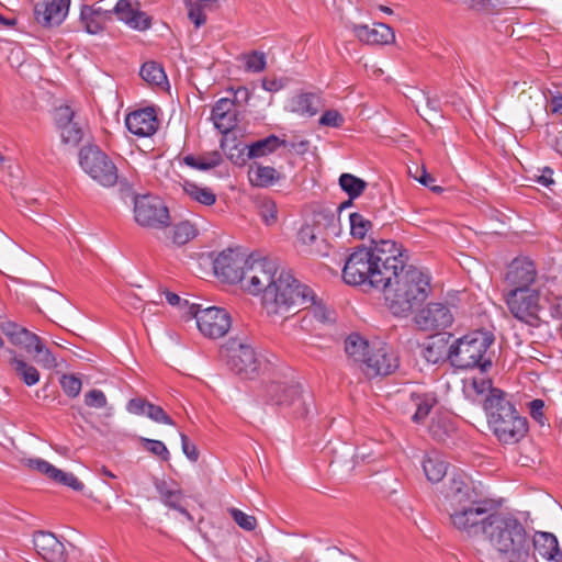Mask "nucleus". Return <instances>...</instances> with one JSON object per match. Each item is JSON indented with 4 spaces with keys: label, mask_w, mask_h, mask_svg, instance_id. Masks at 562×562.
I'll list each match as a JSON object with an SVG mask.
<instances>
[{
    "label": "nucleus",
    "mask_w": 562,
    "mask_h": 562,
    "mask_svg": "<svg viewBox=\"0 0 562 562\" xmlns=\"http://www.w3.org/2000/svg\"><path fill=\"white\" fill-rule=\"evenodd\" d=\"M276 273L274 261L267 258L254 260L248 262L238 283L252 295L263 294L262 304L269 316L286 319L293 305L306 302L308 291L291 272L281 271L278 277Z\"/></svg>",
    "instance_id": "f257e3e1"
},
{
    "label": "nucleus",
    "mask_w": 562,
    "mask_h": 562,
    "mask_svg": "<svg viewBox=\"0 0 562 562\" xmlns=\"http://www.w3.org/2000/svg\"><path fill=\"white\" fill-rule=\"evenodd\" d=\"M483 533L487 544L477 549L482 562H537L531 541L520 521L494 513Z\"/></svg>",
    "instance_id": "f03ea898"
},
{
    "label": "nucleus",
    "mask_w": 562,
    "mask_h": 562,
    "mask_svg": "<svg viewBox=\"0 0 562 562\" xmlns=\"http://www.w3.org/2000/svg\"><path fill=\"white\" fill-rule=\"evenodd\" d=\"M430 291L429 276L406 265L384 296L395 316L406 317L428 297Z\"/></svg>",
    "instance_id": "7ed1b4c3"
},
{
    "label": "nucleus",
    "mask_w": 562,
    "mask_h": 562,
    "mask_svg": "<svg viewBox=\"0 0 562 562\" xmlns=\"http://www.w3.org/2000/svg\"><path fill=\"white\" fill-rule=\"evenodd\" d=\"M494 341L495 337L488 330L472 331L457 339L448 348L447 358L457 369H479L481 372H486L493 364V352L490 349Z\"/></svg>",
    "instance_id": "20e7f679"
},
{
    "label": "nucleus",
    "mask_w": 562,
    "mask_h": 562,
    "mask_svg": "<svg viewBox=\"0 0 562 562\" xmlns=\"http://www.w3.org/2000/svg\"><path fill=\"white\" fill-rule=\"evenodd\" d=\"M488 425L494 435L504 443H516L527 432V419L521 417L504 391H494L483 401Z\"/></svg>",
    "instance_id": "39448f33"
},
{
    "label": "nucleus",
    "mask_w": 562,
    "mask_h": 562,
    "mask_svg": "<svg viewBox=\"0 0 562 562\" xmlns=\"http://www.w3.org/2000/svg\"><path fill=\"white\" fill-rule=\"evenodd\" d=\"M372 271L371 286L387 293L393 282L406 266V257L398 246L391 239H372Z\"/></svg>",
    "instance_id": "423d86ee"
},
{
    "label": "nucleus",
    "mask_w": 562,
    "mask_h": 562,
    "mask_svg": "<svg viewBox=\"0 0 562 562\" xmlns=\"http://www.w3.org/2000/svg\"><path fill=\"white\" fill-rule=\"evenodd\" d=\"M268 401L286 409L295 418L305 419L314 412V400L311 392L303 390L299 383L272 382L267 386Z\"/></svg>",
    "instance_id": "0eeeda50"
},
{
    "label": "nucleus",
    "mask_w": 562,
    "mask_h": 562,
    "mask_svg": "<svg viewBox=\"0 0 562 562\" xmlns=\"http://www.w3.org/2000/svg\"><path fill=\"white\" fill-rule=\"evenodd\" d=\"M0 329L12 345L29 353H35L34 360L43 368L54 369L57 367L56 358L36 334L10 321L0 323Z\"/></svg>",
    "instance_id": "6e6552de"
},
{
    "label": "nucleus",
    "mask_w": 562,
    "mask_h": 562,
    "mask_svg": "<svg viewBox=\"0 0 562 562\" xmlns=\"http://www.w3.org/2000/svg\"><path fill=\"white\" fill-rule=\"evenodd\" d=\"M220 352L229 369L239 376L254 379L259 373L262 361L249 344L232 338Z\"/></svg>",
    "instance_id": "1a4fd4ad"
},
{
    "label": "nucleus",
    "mask_w": 562,
    "mask_h": 562,
    "mask_svg": "<svg viewBox=\"0 0 562 562\" xmlns=\"http://www.w3.org/2000/svg\"><path fill=\"white\" fill-rule=\"evenodd\" d=\"M79 165L102 187L110 188L117 182L119 173L115 164L95 145L83 146L80 149Z\"/></svg>",
    "instance_id": "9d476101"
},
{
    "label": "nucleus",
    "mask_w": 562,
    "mask_h": 562,
    "mask_svg": "<svg viewBox=\"0 0 562 562\" xmlns=\"http://www.w3.org/2000/svg\"><path fill=\"white\" fill-rule=\"evenodd\" d=\"M506 304L515 318L530 327H539L540 292L536 289H510L506 294Z\"/></svg>",
    "instance_id": "9b49d317"
},
{
    "label": "nucleus",
    "mask_w": 562,
    "mask_h": 562,
    "mask_svg": "<svg viewBox=\"0 0 562 562\" xmlns=\"http://www.w3.org/2000/svg\"><path fill=\"white\" fill-rule=\"evenodd\" d=\"M491 515L488 514L486 502L482 499L449 512L451 525L469 537L483 535L487 521H491Z\"/></svg>",
    "instance_id": "f8f14e48"
},
{
    "label": "nucleus",
    "mask_w": 562,
    "mask_h": 562,
    "mask_svg": "<svg viewBox=\"0 0 562 562\" xmlns=\"http://www.w3.org/2000/svg\"><path fill=\"white\" fill-rule=\"evenodd\" d=\"M188 314L196 319V325L200 331L210 338L223 337L231 328L232 321L229 313L221 307L211 306L201 308L199 304H189Z\"/></svg>",
    "instance_id": "ddd939ff"
},
{
    "label": "nucleus",
    "mask_w": 562,
    "mask_h": 562,
    "mask_svg": "<svg viewBox=\"0 0 562 562\" xmlns=\"http://www.w3.org/2000/svg\"><path fill=\"white\" fill-rule=\"evenodd\" d=\"M135 221L149 228H165L170 224L168 207L164 201L155 195L145 194L135 198Z\"/></svg>",
    "instance_id": "4468645a"
},
{
    "label": "nucleus",
    "mask_w": 562,
    "mask_h": 562,
    "mask_svg": "<svg viewBox=\"0 0 562 562\" xmlns=\"http://www.w3.org/2000/svg\"><path fill=\"white\" fill-rule=\"evenodd\" d=\"M371 255L372 241L369 247H358L349 255L342 269V279L347 284H369L371 286V274L373 273Z\"/></svg>",
    "instance_id": "2eb2a0df"
},
{
    "label": "nucleus",
    "mask_w": 562,
    "mask_h": 562,
    "mask_svg": "<svg viewBox=\"0 0 562 562\" xmlns=\"http://www.w3.org/2000/svg\"><path fill=\"white\" fill-rule=\"evenodd\" d=\"M454 315L448 303L430 302L414 316V322L420 330H440L452 325Z\"/></svg>",
    "instance_id": "dca6fc26"
},
{
    "label": "nucleus",
    "mask_w": 562,
    "mask_h": 562,
    "mask_svg": "<svg viewBox=\"0 0 562 562\" xmlns=\"http://www.w3.org/2000/svg\"><path fill=\"white\" fill-rule=\"evenodd\" d=\"M398 368V357L392 347L381 344L378 347H372L363 367L362 371L369 376L389 375Z\"/></svg>",
    "instance_id": "f3484780"
},
{
    "label": "nucleus",
    "mask_w": 562,
    "mask_h": 562,
    "mask_svg": "<svg viewBox=\"0 0 562 562\" xmlns=\"http://www.w3.org/2000/svg\"><path fill=\"white\" fill-rule=\"evenodd\" d=\"M514 88L520 90L518 100L528 112V117L520 123V126L528 130L533 125V115L546 112L548 98L540 87L528 85L526 81L515 82Z\"/></svg>",
    "instance_id": "a211bd4d"
},
{
    "label": "nucleus",
    "mask_w": 562,
    "mask_h": 562,
    "mask_svg": "<svg viewBox=\"0 0 562 562\" xmlns=\"http://www.w3.org/2000/svg\"><path fill=\"white\" fill-rule=\"evenodd\" d=\"M248 260L233 249L223 250L213 261L215 274L228 283H238L243 279Z\"/></svg>",
    "instance_id": "6ab92c4d"
},
{
    "label": "nucleus",
    "mask_w": 562,
    "mask_h": 562,
    "mask_svg": "<svg viewBox=\"0 0 562 562\" xmlns=\"http://www.w3.org/2000/svg\"><path fill=\"white\" fill-rule=\"evenodd\" d=\"M443 498L448 513L479 499L471 482L461 475L452 476L449 480L443 490Z\"/></svg>",
    "instance_id": "aec40b11"
},
{
    "label": "nucleus",
    "mask_w": 562,
    "mask_h": 562,
    "mask_svg": "<svg viewBox=\"0 0 562 562\" xmlns=\"http://www.w3.org/2000/svg\"><path fill=\"white\" fill-rule=\"evenodd\" d=\"M70 0H44L34 5V19L44 27L58 26L65 20Z\"/></svg>",
    "instance_id": "412c9836"
},
{
    "label": "nucleus",
    "mask_w": 562,
    "mask_h": 562,
    "mask_svg": "<svg viewBox=\"0 0 562 562\" xmlns=\"http://www.w3.org/2000/svg\"><path fill=\"white\" fill-rule=\"evenodd\" d=\"M36 552L47 562H66L65 546L50 531L37 530L33 536Z\"/></svg>",
    "instance_id": "4be33fe9"
},
{
    "label": "nucleus",
    "mask_w": 562,
    "mask_h": 562,
    "mask_svg": "<svg viewBox=\"0 0 562 562\" xmlns=\"http://www.w3.org/2000/svg\"><path fill=\"white\" fill-rule=\"evenodd\" d=\"M537 270L535 263L528 258H516L508 266L505 280L512 289H531Z\"/></svg>",
    "instance_id": "5701e85b"
},
{
    "label": "nucleus",
    "mask_w": 562,
    "mask_h": 562,
    "mask_svg": "<svg viewBox=\"0 0 562 562\" xmlns=\"http://www.w3.org/2000/svg\"><path fill=\"white\" fill-rule=\"evenodd\" d=\"M302 288H305L307 293V300L304 303H300L299 305H293L292 311L294 310H307V313L301 321V328L306 330L307 326L311 322V318L316 319L321 324L331 323L335 321V313L333 311H329L322 302H318L316 300V295L314 294L313 290L301 283Z\"/></svg>",
    "instance_id": "b1692460"
},
{
    "label": "nucleus",
    "mask_w": 562,
    "mask_h": 562,
    "mask_svg": "<svg viewBox=\"0 0 562 562\" xmlns=\"http://www.w3.org/2000/svg\"><path fill=\"white\" fill-rule=\"evenodd\" d=\"M127 130L137 136L145 137L156 133L158 120L154 108H145L130 113L125 119Z\"/></svg>",
    "instance_id": "393cba45"
},
{
    "label": "nucleus",
    "mask_w": 562,
    "mask_h": 562,
    "mask_svg": "<svg viewBox=\"0 0 562 562\" xmlns=\"http://www.w3.org/2000/svg\"><path fill=\"white\" fill-rule=\"evenodd\" d=\"M138 0H119L113 13L135 30L145 31L150 27V18L137 10Z\"/></svg>",
    "instance_id": "a878e982"
},
{
    "label": "nucleus",
    "mask_w": 562,
    "mask_h": 562,
    "mask_svg": "<svg viewBox=\"0 0 562 562\" xmlns=\"http://www.w3.org/2000/svg\"><path fill=\"white\" fill-rule=\"evenodd\" d=\"M352 31L359 41L366 44H390L395 40L393 29L384 23H374L372 27L364 24L353 25Z\"/></svg>",
    "instance_id": "bb28decb"
},
{
    "label": "nucleus",
    "mask_w": 562,
    "mask_h": 562,
    "mask_svg": "<svg viewBox=\"0 0 562 562\" xmlns=\"http://www.w3.org/2000/svg\"><path fill=\"white\" fill-rule=\"evenodd\" d=\"M234 100L220 99L212 109V120L215 127L223 134H227L237 125V113Z\"/></svg>",
    "instance_id": "cd10ccee"
},
{
    "label": "nucleus",
    "mask_w": 562,
    "mask_h": 562,
    "mask_svg": "<svg viewBox=\"0 0 562 562\" xmlns=\"http://www.w3.org/2000/svg\"><path fill=\"white\" fill-rule=\"evenodd\" d=\"M9 355L8 364L11 371L27 386H33L40 381L38 370L30 364L22 356L18 355L15 350L8 348Z\"/></svg>",
    "instance_id": "c85d7f7f"
},
{
    "label": "nucleus",
    "mask_w": 562,
    "mask_h": 562,
    "mask_svg": "<svg viewBox=\"0 0 562 562\" xmlns=\"http://www.w3.org/2000/svg\"><path fill=\"white\" fill-rule=\"evenodd\" d=\"M299 243L305 246L311 255L327 256L329 244L325 238L318 236V227L313 225H303L297 233Z\"/></svg>",
    "instance_id": "c756f323"
},
{
    "label": "nucleus",
    "mask_w": 562,
    "mask_h": 562,
    "mask_svg": "<svg viewBox=\"0 0 562 562\" xmlns=\"http://www.w3.org/2000/svg\"><path fill=\"white\" fill-rule=\"evenodd\" d=\"M127 411L135 415H146L156 423L173 425L172 419L162 407L149 403L142 397L132 398L127 404Z\"/></svg>",
    "instance_id": "7c9ffc66"
},
{
    "label": "nucleus",
    "mask_w": 562,
    "mask_h": 562,
    "mask_svg": "<svg viewBox=\"0 0 562 562\" xmlns=\"http://www.w3.org/2000/svg\"><path fill=\"white\" fill-rule=\"evenodd\" d=\"M248 179L251 186L269 188L282 179V175L270 166L254 162L248 169Z\"/></svg>",
    "instance_id": "2f4dec72"
},
{
    "label": "nucleus",
    "mask_w": 562,
    "mask_h": 562,
    "mask_svg": "<svg viewBox=\"0 0 562 562\" xmlns=\"http://www.w3.org/2000/svg\"><path fill=\"white\" fill-rule=\"evenodd\" d=\"M531 547H533L535 552L549 561H559L562 558L558 539L552 533L537 532Z\"/></svg>",
    "instance_id": "473e14b6"
},
{
    "label": "nucleus",
    "mask_w": 562,
    "mask_h": 562,
    "mask_svg": "<svg viewBox=\"0 0 562 562\" xmlns=\"http://www.w3.org/2000/svg\"><path fill=\"white\" fill-rule=\"evenodd\" d=\"M371 348L359 334H351L345 340V351L351 360L363 367Z\"/></svg>",
    "instance_id": "72a5a7b5"
},
{
    "label": "nucleus",
    "mask_w": 562,
    "mask_h": 562,
    "mask_svg": "<svg viewBox=\"0 0 562 562\" xmlns=\"http://www.w3.org/2000/svg\"><path fill=\"white\" fill-rule=\"evenodd\" d=\"M183 162L194 169L207 171L223 162V156L218 150L207 151L198 156L187 155Z\"/></svg>",
    "instance_id": "f704fd0d"
},
{
    "label": "nucleus",
    "mask_w": 562,
    "mask_h": 562,
    "mask_svg": "<svg viewBox=\"0 0 562 562\" xmlns=\"http://www.w3.org/2000/svg\"><path fill=\"white\" fill-rule=\"evenodd\" d=\"M494 391H502L501 389L493 387L492 381L484 378H473L463 383V393L471 401H476L477 396L485 395V398H490Z\"/></svg>",
    "instance_id": "c9c22d12"
},
{
    "label": "nucleus",
    "mask_w": 562,
    "mask_h": 562,
    "mask_svg": "<svg viewBox=\"0 0 562 562\" xmlns=\"http://www.w3.org/2000/svg\"><path fill=\"white\" fill-rule=\"evenodd\" d=\"M286 140L280 139L276 135H269L266 138L256 140L248 145V156L252 159L265 157L273 151H276L279 147L285 146Z\"/></svg>",
    "instance_id": "e433bc0d"
},
{
    "label": "nucleus",
    "mask_w": 562,
    "mask_h": 562,
    "mask_svg": "<svg viewBox=\"0 0 562 562\" xmlns=\"http://www.w3.org/2000/svg\"><path fill=\"white\" fill-rule=\"evenodd\" d=\"M319 98L313 93H302L291 101V111L300 115L313 116L318 112Z\"/></svg>",
    "instance_id": "4c0bfd02"
},
{
    "label": "nucleus",
    "mask_w": 562,
    "mask_h": 562,
    "mask_svg": "<svg viewBox=\"0 0 562 562\" xmlns=\"http://www.w3.org/2000/svg\"><path fill=\"white\" fill-rule=\"evenodd\" d=\"M422 464L427 480L431 483L440 482L447 474L448 465L437 454L426 456Z\"/></svg>",
    "instance_id": "58836bf2"
},
{
    "label": "nucleus",
    "mask_w": 562,
    "mask_h": 562,
    "mask_svg": "<svg viewBox=\"0 0 562 562\" xmlns=\"http://www.w3.org/2000/svg\"><path fill=\"white\" fill-rule=\"evenodd\" d=\"M413 402L416 405V412L412 419L415 423H422L429 415L432 407L437 404V397L434 394H413Z\"/></svg>",
    "instance_id": "ea45409f"
},
{
    "label": "nucleus",
    "mask_w": 562,
    "mask_h": 562,
    "mask_svg": "<svg viewBox=\"0 0 562 562\" xmlns=\"http://www.w3.org/2000/svg\"><path fill=\"white\" fill-rule=\"evenodd\" d=\"M154 486L159 494L160 501L168 507L179 508L182 493L180 490H172L165 480L155 479Z\"/></svg>",
    "instance_id": "a19ab883"
},
{
    "label": "nucleus",
    "mask_w": 562,
    "mask_h": 562,
    "mask_svg": "<svg viewBox=\"0 0 562 562\" xmlns=\"http://www.w3.org/2000/svg\"><path fill=\"white\" fill-rule=\"evenodd\" d=\"M184 192L194 201L203 205H213L216 201L215 193L209 188H202L192 181L184 180L183 184Z\"/></svg>",
    "instance_id": "79ce46f5"
},
{
    "label": "nucleus",
    "mask_w": 562,
    "mask_h": 562,
    "mask_svg": "<svg viewBox=\"0 0 562 562\" xmlns=\"http://www.w3.org/2000/svg\"><path fill=\"white\" fill-rule=\"evenodd\" d=\"M448 350L442 338L431 340L423 346L422 357L431 364H437L445 359Z\"/></svg>",
    "instance_id": "37998d69"
},
{
    "label": "nucleus",
    "mask_w": 562,
    "mask_h": 562,
    "mask_svg": "<svg viewBox=\"0 0 562 562\" xmlns=\"http://www.w3.org/2000/svg\"><path fill=\"white\" fill-rule=\"evenodd\" d=\"M139 75L146 82L153 86H161L167 82L164 68L156 61L144 63Z\"/></svg>",
    "instance_id": "c03bdc74"
},
{
    "label": "nucleus",
    "mask_w": 562,
    "mask_h": 562,
    "mask_svg": "<svg viewBox=\"0 0 562 562\" xmlns=\"http://www.w3.org/2000/svg\"><path fill=\"white\" fill-rule=\"evenodd\" d=\"M339 186L350 199H356L366 190L367 182L351 173H342L339 177Z\"/></svg>",
    "instance_id": "a18cd8bd"
},
{
    "label": "nucleus",
    "mask_w": 562,
    "mask_h": 562,
    "mask_svg": "<svg viewBox=\"0 0 562 562\" xmlns=\"http://www.w3.org/2000/svg\"><path fill=\"white\" fill-rule=\"evenodd\" d=\"M196 234V231L189 222H181L172 228V243L182 246L190 241Z\"/></svg>",
    "instance_id": "49530a36"
},
{
    "label": "nucleus",
    "mask_w": 562,
    "mask_h": 562,
    "mask_svg": "<svg viewBox=\"0 0 562 562\" xmlns=\"http://www.w3.org/2000/svg\"><path fill=\"white\" fill-rule=\"evenodd\" d=\"M349 221L351 235L359 239H363L369 229L372 227L371 221L357 212L350 214Z\"/></svg>",
    "instance_id": "de8ad7c7"
},
{
    "label": "nucleus",
    "mask_w": 562,
    "mask_h": 562,
    "mask_svg": "<svg viewBox=\"0 0 562 562\" xmlns=\"http://www.w3.org/2000/svg\"><path fill=\"white\" fill-rule=\"evenodd\" d=\"M59 130H60L61 140L65 144L77 146L83 137V131H82L80 124L75 120L71 123L63 126Z\"/></svg>",
    "instance_id": "09e8293b"
},
{
    "label": "nucleus",
    "mask_w": 562,
    "mask_h": 562,
    "mask_svg": "<svg viewBox=\"0 0 562 562\" xmlns=\"http://www.w3.org/2000/svg\"><path fill=\"white\" fill-rule=\"evenodd\" d=\"M139 442L145 450L158 457L161 461H169L170 453L162 441L140 437Z\"/></svg>",
    "instance_id": "8fccbe9b"
},
{
    "label": "nucleus",
    "mask_w": 562,
    "mask_h": 562,
    "mask_svg": "<svg viewBox=\"0 0 562 562\" xmlns=\"http://www.w3.org/2000/svg\"><path fill=\"white\" fill-rule=\"evenodd\" d=\"M258 210L261 218L267 225H272L278 220V209L276 202L270 198H263L258 201Z\"/></svg>",
    "instance_id": "3c124183"
},
{
    "label": "nucleus",
    "mask_w": 562,
    "mask_h": 562,
    "mask_svg": "<svg viewBox=\"0 0 562 562\" xmlns=\"http://www.w3.org/2000/svg\"><path fill=\"white\" fill-rule=\"evenodd\" d=\"M451 430V424L442 418L432 419L429 426L430 436L439 442L446 441Z\"/></svg>",
    "instance_id": "603ef678"
},
{
    "label": "nucleus",
    "mask_w": 562,
    "mask_h": 562,
    "mask_svg": "<svg viewBox=\"0 0 562 562\" xmlns=\"http://www.w3.org/2000/svg\"><path fill=\"white\" fill-rule=\"evenodd\" d=\"M228 513L233 520L244 530L252 531L257 527V519L255 516L247 515L238 508H229Z\"/></svg>",
    "instance_id": "864d4df0"
},
{
    "label": "nucleus",
    "mask_w": 562,
    "mask_h": 562,
    "mask_svg": "<svg viewBox=\"0 0 562 562\" xmlns=\"http://www.w3.org/2000/svg\"><path fill=\"white\" fill-rule=\"evenodd\" d=\"M26 465L30 469L36 470L40 473L46 475L48 479H50L53 481H54V479H56V474H59V469L55 468L49 462H47L43 459H40V458L27 459Z\"/></svg>",
    "instance_id": "5fc2aeb1"
},
{
    "label": "nucleus",
    "mask_w": 562,
    "mask_h": 562,
    "mask_svg": "<svg viewBox=\"0 0 562 562\" xmlns=\"http://www.w3.org/2000/svg\"><path fill=\"white\" fill-rule=\"evenodd\" d=\"M60 385L69 397H76L81 391V380L74 374H64L60 378Z\"/></svg>",
    "instance_id": "6e6d98bb"
},
{
    "label": "nucleus",
    "mask_w": 562,
    "mask_h": 562,
    "mask_svg": "<svg viewBox=\"0 0 562 562\" xmlns=\"http://www.w3.org/2000/svg\"><path fill=\"white\" fill-rule=\"evenodd\" d=\"M85 404L92 408H103L106 406L108 400L101 390L93 389L85 394Z\"/></svg>",
    "instance_id": "4d7b16f0"
},
{
    "label": "nucleus",
    "mask_w": 562,
    "mask_h": 562,
    "mask_svg": "<svg viewBox=\"0 0 562 562\" xmlns=\"http://www.w3.org/2000/svg\"><path fill=\"white\" fill-rule=\"evenodd\" d=\"M113 13V10H105L99 3L93 4L92 7L83 5L80 13V19H87L89 16H95L103 22L110 18Z\"/></svg>",
    "instance_id": "13d9d810"
},
{
    "label": "nucleus",
    "mask_w": 562,
    "mask_h": 562,
    "mask_svg": "<svg viewBox=\"0 0 562 562\" xmlns=\"http://www.w3.org/2000/svg\"><path fill=\"white\" fill-rule=\"evenodd\" d=\"M54 482L71 487L74 491L78 492L82 491L85 487L83 483L80 482L76 475L72 473L64 472L61 470H59V474H56Z\"/></svg>",
    "instance_id": "bf43d9fd"
},
{
    "label": "nucleus",
    "mask_w": 562,
    "mask_h": 562,
    "mask_svg": "<svg viewBox=\"0 0 562 562\" xmlns=\"http://www.w3.org/2000/svg\"><path fill=\"white\" fill-rule=\"evenodd\" d=\"M266 68V56L261 52H252L246 57V69L260 72Z\"/></svg>",
    "instance_id": "052dcab7"
},
{
    "label": "nucleus",
    "mask_w": 562,
    "mask_h": 562,
    "mask_svg": "<svg viewBox=\"0 0 562 562\" xmlns=\"http://www.w3.org/2000/svg\"><path fill=\"white\" fill-rule=\"evenodd\" d=\"M345 123V117L337 110H327L319 119V124L329 127H341Z\"/></svg>",
    "instance_id": "680f3d73"
},
{
    "label": "nucleus",
    "mask_w": 562,
    "mask_h": 562,
    "mask_svg": "<svg viewBox=\"0 0 562 562\" xmlns=\"http://www.w3.org/2000/svg\"><path fill=\"white\" fill-rule=\"evenodd\" d=\"M186 7L188 9V18L190 19V21H192L194 23L195 27L202 26L206 21V16L203 13L204 9L198 7V4L195 2L187 1V0H186Z\"/></svg>",
    "instance_id": "e2e57ef3"
},
{
    "label": "nucleus",
    "mask_w": 562,
    "mask_h": 562,
    "mask_svg": "<svg viewBox=\"0 0 562 562\" xmlns=\"http://www.w3.org/2000/svg\"><path fill=\"white\" fill-rule=\"evenodd\" d=\"M248 145H236L231 151L228 153V159L238 166H244L251 157H247L248 155Z\"/></svg>",
    "instance_id": "0e129e2a"
},
{
    "label": "nucleus",
    "mask_w": 562,
    "mask_h": 562,
    "mask_svg": "<svg viewBox=\"0 0 562 562\" xmlns=\"http://www.w3.org/2000/svg\"><path fill=\"white\" fill-rule=\"evenodd\" d=\"M75 120V111L69 105H61L55 111V121L58 128L71 123Z\"/></svg>",
    "instance_id": "69168bd1"
},
{
    "label": "nucleus",
    "mask_w": 562,
    "mask_h": 562,
    "mask_svg": "<svg viewBox=\"0 0 562 562\" xmlns=\"http://www.w3.org/2000/svg\"><path fill=\"white\" fill-rule=\"evenodd\" d=\"M181 448L184 456L192 462H196L199 459V451L194 443L190 442L186 434H180Z\"/></svg>",
    "instance_id": "338daca9"
},
{
    "label": "nucleus",
    "mask_w": 562,
    "mask_h": 562,
    "mask_svg": "<svg viewBox=\"0 0 562 562\" xmlns=\"http://www.w3.org/2000/svg\"><path fill=\"white\" fill-rule=\"evenodd\" d=\"M544 402L542 400L536 398L530 402V415L537 420L540 425H544V415H543Z\"/></svg>",
    "instance_id": "774afa93"
}]
</instances>
